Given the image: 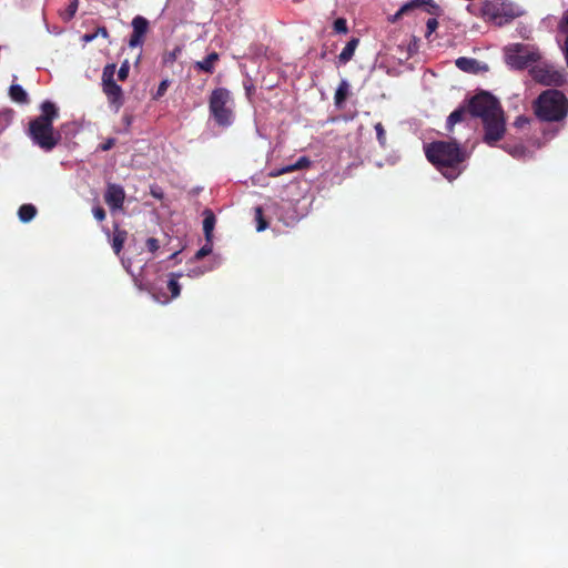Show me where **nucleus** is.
<instances>
[{
  "instance_id": "obj_1",
  "label": "nucleus",
  "mask_w": 568,
  "mask_h": 568,
  "mask_svg": "<svg viewBox=\"0 0 568 568\" xmlns=\"http://www.w3.org/2000/svg\"><path fill=\"white\" fill-rule=\"evenodd\" d=\"M469 111L473 115L483 120L485 135L484 141L494 145L505 134V119L498 101L489 93L481 92L469 102Z\"/></svg>"
},
{
  "instance_id": "obj_2",
  "label": "nucleus",
  "mask_w": 568,
  "mask_h": 568,
  "mask_svg": "<svg viewBox=\"0 0 568 568\" xmlns=\"http://www.w3.org/2000/svg\"><path fill=\"white\" fill-rule=\"evenodd\" d=\"M427 160L448 180H455L463 171L462 163L467 153L453 141H436L425 145Z\"/></svg>"
},
{
  "instance_id": "obj_3",
  "label": "nucleus",
  "mask_w": 568,
  "mask_h": 568,
  "mask_svg": "<svg viewBox=\"0 0 568 568\" xmlns=\"http://www.w3.org/2000/svg\"><path fill=\"white\" fill-rule=\"evenodd\" d=\"M42 114L30 122L29 133L33 142L45 151L52 150L60 140V133L54 132L52 122L58 118L53 103L45 101L41 105Z\"/></svg>"
},
{
  "instance_id": "obj_4",
  "label": "nucleus",
  "mask_w": 568,
  "mask_h": 568,
  "mask_svg": "<svg viewBox=\"0 0 568 568\" xmlns=\"http://www.w3.org/2000/svg\"><path fill=\"white\" fill-rule=\"evenodd\" d=\"M535 113L544 121H561L568 112L566 97L557 90H546L535 102Z\"/></svg>"
},
{
  "instance_id": "obj_5",
  "label": "nucleus",
  "mask_w": 568,
  "mask_h": 568,
  "mask_svg": "<svg viewBox=\"0 0 568 568\" xmlns=\"http://www.w3.org/2000/svg\"><path fill=\"white\" fill-rule=\"evenodd\" d=\"M234 102L231 92L224 88L213 90L210 97V111L215 122L222 126L233 123Z\"/></svg>"
},
{
  "instance_id": "obj_6",
  "label": "nucleus",
  "mask_w": 568,
  "mask_h": 568,
  "mask_svg": "<svg viewBox=\"0 0 568 568\" xmlns=\"http://www.w3.org/2000/svg\"><path fill=\"white\" fill-rule=\"evenodd\" d=\"M483 16L498 26L519 17L521 9L508 0H486L481 7Z\"/></svg>"
},
{
  "instance_id": "obj_7",
  "label": "nucleus",
  "mask_w": 568,
  "mask_h": 568,
  "mask_svg": "<svg viewBox=\"0 0 568 568\" xmlns=\"http://www.w3.org/2000/svg\"><path fill=\"white\" fill-rule=\"evenodd\" d=\"M505 62L511 69L521 70L537 63L540 55L532 47L521 43H511L504 49Z\"/></svg>"
},
{
  "instance_id": "obj_8",
  "label": "nucleus",
  "mask_w": 568,
  "mask_h": 568,
  "mask_svg": "<svg viewBox=\"0 0 568 568\" xmlns=\"http://www.w3.org/2000/svg\"><path fill=\"white\" fill-rule=\"evenodd\" d=\"M530 73L537 82L544 85H561L565 81V74L546 62L534 64Z\"/></svg>"
},
{
  "instance_id": "obj_9",
  "label": "nucleus",
  "mask_w": 568,
  "mask_h": 568,
  "mask_svg": "<svg viewBox=\"0 0 568 568\" xmlns=\"http://www.w3.org/2000/svg\"><path fill=\"white\" fill-rule=\"evenodd\" d=\"M125 193L121 185L109 184L104 194L105 203L111 211L121 210L124 203Z\"/></svg>"
},
{
  "instance_id": "obj_10",
  "label": "nucleus",
  "mask_w": 568,
  "mask_h": 568,
  "mask_svg": "<svg viewBox=\"0 0 568 568\" xmlns=\"http://www.w3.org/2000/svg\"><path fill=\"white\" fill-rule=\"evenodd\" d=\"M102 85L103 92L108 97L110 104L114 106L115 111H119V109L123 104V92L121 87L118 85L115 82H110Z\"/></svg>"
},
{
  "instance_id": "obj_11",
  "label": "nucleus",
  "mask_w": 568,
  "mask_h": 568,
  "mask_svg": "<svg viewBox=\"0 0 568 568\" xmlns=\"http://www.w3.org/2000/svg\"><path fill=\"white\" fill-rule=\"evenodd\" d=\"M358 39L356 38H353L351 39L346 45L344 47V49L342 50V52L338 54V61L339 63L342 64H346L348 61L352 60L354 53H355V50L358 45Z\"/></svg>"
},
{
  "instance_id": "obj_12",
  "label": "nucleus",
  "mask_w": 568,
  "mask_h": 568,
  "mask_svg": "<svg viewBox=\"0 0 568 568\" xmlns=\"http://www.w3.org/2000/svg\"><path fill=\"white\" fill-rule=\"evenodd\" d=\"M432 0H412L400 7V9L389 18V21L396 22L403 14H406L414 8L420 7L422 4L429 3Z\"/></svg>"
},
{
  "instance_id": "obj_13",
  "label": "nucleus",
  "mask_w": 568,
  "mask_h": 568,
  "mask_svg": "<svg viewBox=\"0 0 568 568\" xmlns=\"http://www.w3.org/2000/svg\"><path fill=\"white\" fill-rule=\"evenodd\" d=\"M215 226V216L210 210L204 211V220H203V231L205 234V240L207 242H212L213 230Z\"/></svg>"
},
{
  "instance_id": "obj_14",
  "label": "nucleus",
  "mask_w": 568,
  "mask_h": 568,
  "mask_svg": "<svg viewBox=\"0 0 568 568\" xmlns=\"http://www.w3.org/2000/svg\"><path fill=\"white\" fill-rule=\"evenodd\" d=\"M132 29L134 34L144 38L149 29V21L142 16H136L132 20Z\"/></svg>"
},
{
  "instance_id": "obj_15",
  "label": "nucleus",
  "mask_w": 568,
  "mask_h": 568,
  "mask_svg": "<svg viewBox=\"0 0 568 568\" xmlns=\"http://www.w3.org/2000/svg\"><path fill=\"white\" fill-rule=\"evenodd\" d=\"M219 55L215 52L210 53L204 60L196 62V68L205 72H212L214 63L217 61Z\"/></svg>"
},
{
  "instance_id": "obj_16",
  "label": "nucleus",
  "mask_w": 568,
  "mask_h": 568,
  "mask_svg": "<svg viewBox=\"0 0 568 568\" xmlns=\"http://www.w3.org/2000/svg\"><path fill=\"white\" fill-rule=\"evenodd\" d=\"M37 213V209L32 204H23L18 212L21 222H30Z\"/></svg>"
},
{
  "instance_id": "obj_17",
  "label": "nucleus",
  "mask_w": 568,
  "mask_h": 568,
  "mask_svg": "<svg viewBox=\"0 0 568 568\" xmlns=\"http://www.w3.org/2000/svg\"><path fill=\"white\" fill-rule=\"evenodd\" d=\"M349 91V84L346 80H342L338 88L336 89L334 99L336 105H341L347 98Z\"/></svg>"
},
{
  "instance_id": "obj_18",
  "label": "nucleus",
  "mask_w": 568,
  "mask_h": 568,
  "mask_svg": "<svg viewBox=\"0 0 568 568\" xmlns=\"http://www.w3.org/2000/svg\"><path fill=\"white\" fill-rule=\"evenodd\" d=\"M126 240V232L122 230H115L113 239H112V247L115 254H119L124 245Z\"/></svg>"
},
{
  "instance_id": "obj_19",
  "label": "nucleus",
  "mask_w": 568,
  "mask_h": 568,
  "mask_svg": "<svg viewBox=\"0 0 568 568\" xmlns=\"http://www.w3.org/2000/svg\"><path fill=\"white\" fill-rule=\"evenodd\" d=\"M456 65L458 69L463 70V71H466V72H475L476 71V65H477V61L475 59H470V58H458L456 60Z\"/></svg>"
},
{
  "instance_id": "obj_20",
  "label": "nucleus",
  "mask_w": 568,
  "mask_h": 568,
  "mask_svg": "<svg viewBox=\"0 0 568 568\" xmlns=\"http://www.w3.org/2000/svg\"><path fill=\"white\" fill-rule=\"evenodd\" d=\"M559 32L565 36V54L568 64V11L562 14V18L558 26Z\"/></svg>"
},
{
  "instance_id": "obj_21",
  "label": "nucleus",
  "mask_w": 568,
  "mask_h": 568,
  "mask_svg": "<svg viewBox=\"0 0 568 568\" xmlns=\"http://www.w3.org/2000/svg\"><path fill=\"white\" fill-rule=\"evenodd\" d=\"M10 97L13 101L16 102H26L27 101V98H28V94L27 92L23 90V88L21 85H18V84H12L10 87Z\"/></svg>"
},
{
  "instance_id": "obj_22",
  "label": "nucleus",
  "mask_w": 568,
  "mask_h": 568,
  "mask_svg": "<svg viewBox=\"0 0 568 568\" xmlns=\"http://www.w3.org/2000/svg\"><path fill=\"white\" fill-rule=\"evenodd\" d=\"M78 7H79V0H70L68 8L65 10L61 11V18L64 21H70L74 17V14L78 10Z\"/></svg>"
},
{
  "instance_id": "obj_23",
  "label": "nucleus",
  "mask_w": 568,
  "mask_h": 568,
  "mask_svg": "<svg viewBox=\"0 0 568 568\" xmlns=\"http://www.w3.org/2000/svg\"><path fill=\"white\" fill-rule=\"evenodd\" d=\"M505 150L514 158L521 159L526 156V149L521 144L506 145Z\"/></svg>"
},
{
  "instance_id": "obj_24",
  "label": "nucleus",
  "mask_w": 568,
  "mask_h": 568,
  "mask_svg": "<svg viewBox=\"0 0 568 568\" xmlns=\"http://www.w3.org/2000/svg\"><path fill=\"white\" fill-rule=\"evenodd\" d=\"M115 64H106L102 73V84L114 82Z\"/></svg>"
},
{
  "instance_id": "obj_25",
  "label": "nucleus",
  "mask_w": 568,
  "mask_h": 568,
  "mask_svg": "<svg viewBox=\"0 0 568 568\" xmlns=\"http://www.w3.org/2000/svg\"><path fill=\"white\" fill-rule=\"evenodd\" d=\"M178 275L172 274L171 278L168 282V288L171 291L172 298H175L180 295L181 286L176 280Z\"/></svg>"
},
{
  "instance_id": "obj_26",
  "label": "nucleus",
  "mask_w": 568,
  "mask_h": 568,
  "mask_svg": "<svg viewBox=\"0 0 568 568\" xmlns=\"http://www.w3.org/2000/svg\"><path fill=\"white\" fill-rule=\"evenodd\" d=\"M464 110H455L450 113V115L447 119V126L448 129H452L456 123L460 122L463 120Z\"/></svg>"
},
{
  "instance_id": "obj_27",
  "label": "nucleus",
  "mask_w": 568,
  "mask_h": 568,
  "mask_svg": "<svg viewBox=\"0 0 568 568\" xmlns=\"http://www.w3.org/2000/svg\"><path fill=\"white\" fill-rule=\"evenodd\" d=\"M311 165V160L306 156H301L294 164H291L292 172L308 168Z\"/></svg>"
},
{
  "instance_id": "obj_28",
  "label": "nucleus",
  "mask_w": 568,
  "mask_h": 568,
  "mask_svg": "<svg viewBox=\"0 0 568 568\" xmlns=\"http://www.w3.org/2000/svg\"><path fill=\"white\" fill-rule=\"evenodd\" d=\"M255 217H256V221H257L256 231L257 232L264 231L267 227V224L263 220V213H262V209L261 207H256L255 209Z\"/></svg>"
},
{
  "instance_id": "obj_29",
  "label": "nucleus",
  "mask_w": 568,
  "mask_h": 568,
  "mask_svg": "<svg viewBox=\"0 0 568 568\" xmlns=\"http://www.w3.org/2000/svg\"><path fill=\"white\" fill-rule=\"evenodd\" d=\"M375 131H376V135H377V140H378L379 144L382 146H384L386 143V135H385V130H384L382 123L375 124Z\"/></svg>"
},
{
  "instance_id": "obj_30",
  "label": "nucleus",
  "mask_w": 568,
  "mask_h": 568,
  "mask_svg": "<svg viewBox=\"0 0 568 568\" xmlns=\"http://www.w3.org/2000/svg\"><path fill=\"white\" fill-rule=\"evenodd\" d=\"M334 30L338 33H346L348 30L346 20L343 18L336 19L334 22Z\"/></svg>"
},
{
  "instance_id": "obj_31",
  "label": "nucleus",
  "mask_w": 568,
  "mask_h": 568,
  "mask_svg": "<svg viewBox=\"0 0 568 568\" xmlns=\"http://www.w3.org/2000/svg\"><path fill=\"white\" fill-rule=\"evenodd\" d=\"M129 70H130V64H129V61H128V60H125V61L121 64V67H120V69H119V71H118V78H119V80L124 81V80L128 78V75H129Z\"/></svg>"
},
{
  "instance_id": "obj_32",
  "label": "nucleus",
  "mask_w": 568,
  "mask_h": 568,
  "mask_svg": "<svg viewBox=\"0 0 568 568\" xmlns=\"http://www.w3.org/2000/svg\"><path fill=\"white\" fill-rule=\"evenodd\" d=\"M212 252V242H207L206 241V244L203 245L195 254V257L197 260L209 255L210 253Z\"/></svg>"
},
{
  "instance_id": "obj_33",
  "label": "nucleus",
  "mask_w": 568,
  "mask_h": 568,
  "mask_svg": "<svg viewBox=\"0 0 568 568\" xmlns=\"http://www.w3.org/2000/svg\"><path fill=\"white\" fill-rule=\"evenodd\" d=\"M292 172V169L290 165H285V166H282L280 169H274L272 171H270L268 175L271 178H277L280 175H283V174H286V173H290Z\"/></svg>"
},
{
  "instance_id": "obj_34",
  "label": "nucleus",
  "mask_w": 568,
  "mask_h": 568,
  "mask_svg": "<svg viewBox=\"0 0 568 568\" xmlns=\"http://www.w3.org/2000/svg\"><path fill=\"white\" fill-rule=\"evenodd\" d=\"M146 247H148L149 252L155 253L160 248V243H159V241L156 239L149 237L146 240Z\"/></svg>"
},
{
  "instance_id": "obj_35",
  "label": "nucleus",
  "mask_w": 568,
  "mask_h": 568,
  "mask_svg": "<svg viewBox=\"0 0 568 568\" xmlns=\"http://www.w3.org/2000/svg\"><path fill=\"white\" fill-rule=\"evenodd\" d=\"M143 41H144V38H142L141 36L134 34L132 32V36H131L130 41H129V45L131 48L141 47L143 44Z\"/></svg>"
},
{
  "instance_id": "obj_36",
  "label": "nucleus",
  "mask_w": 568,
  "mask_h": 568,
  "mask_svg": "<svg viewBox=\"0 0 568 568\" xmlns=\"http://www.w3.org/2000/svg\"><path fill=\"white\" fill-rule=\"evenodd\" d=\"M92 213L98 221H103L105 219L104 210L100 206L93 207Z\"/></svg>"
},
{
  "instance_id": "obj_37",
  "label": "nucleus",
  "mask_w": 568,
  "mask_h": 568,
  "mask_svg": "<svg viewBox=\"0 0 568 568\" xmlns=\"http://www.w3.org/2000/svg\"><path fill=\"white\" fill-rule=\"evenodd\" d=\"M528 123H529V119H528V118H526V116H523V115H521V116H518V118L515 120L514 125H515L516 128H524V126H526Z\"/></svg>"
},
{
  "instance_id": "obj_38",
  "label": "nucleus",
  "mask_w": 568,
  "mask_h": 568,
  "mask_svg": "<svg viewBox=\"0 0 568 568\" xmlns=\"http://www.w3.org/2000/svg\"><path fill=\"white\" fill-rule=\"evenodd\" d=\"M438 27V21L434 18L429 19L427 21V30H428V34L433 33Z\"/></svg>"
},
{
  "instance_id": "obj_39",
  "label": "nucleus",
  "mask_w": 568,
  "mask_h": 568,
  "mask_svg": "<svg viewBox=\"0 0 568 568\" xmlns=\"http://www.w3.org/2000/svg\"><path fill=\"white\" fill-rule=\"evenodd\" d=\"M168 85H169V81L168 80H163L159 88H158V92H156V95L158 97H161L165 93L166 89H168Z\"/></svg>"
},
{
  "instance_id": "obj_40",
  "label": "nucleus",
  "mask_w": 568,
  "mask_h": 568,
  "mask_svg": "<svg viewBox=\"0 0 568 568\" xmlns=\"http://www.w3.org/2000/svg\"><path fill=\"white\" fill-rule=\"evenodd\" d=\"M151 194L152 196L156 197V199H162L163 197V192L156 187V186H152L151 187Z\"/></svg>"
},
{
  "instance_id": "obj_41",
  "label": "nucleus",
  "mask_w": 568,
  "mask_h": 568,
  "mask_svg": "<svg viewBox=\"0 0 568 568\" xmlns=\"http://www.w3.org/2000/svg\"><path fill=\"white\" fill-rule=\"evenodd\" d=\"M94 39H97V34L94 33H87L82 37V41L85 43L92 42Z\"/></svg>"
},
{
  "instance_id": "obj_42",
  "label": "nucleus",
  "mask_w": 568,
  "mask_h": 568,
  "mask_svg": "<svg viewBox=\"0 0 568 568\" xmlns=\"http://www.w3.org/2000/svg\"><path fill=\"white\" fill-rule=\"evenodd\" d=\"M95 34H97V38L98 37L108 38V36H109L108 30L104 27L98 28V30L95 31Z\"/></svg>"
},
{
  "instance_id": "obj_43",
  "label": "nucleus",
  "mask_w": 568,
  "mask_h": 568,
  "mask_svg": "<svg viewBox=\"0 0 568 568\" xmlns=\"http://www.w3.org/2000/svg\"><path fill=\"white\" fill-rule=\"evenodd\" d=\"M0 120H3L6 123H8L10 120V115L8 113L0 114Z\"/></svg>"
},
{
  "instance_id": "obj_44",
  "label": "nucleus",
  "mask_w": 568,
  "mask_h": 568,
  "mask_svg": "<svg viewBox=\"0 0 568 568\" xmlns=\"http://www.w3.org/2000/svg\"><path fill=\"white\" fill-rule=\"evenodd\" d=\"M204 273V271H191L190 273V276H199V275H202Z\"/></svg>"
},
{
  "instance_id": "obj_45",
  "label": "nucleus",
  "mask_w": 568,
  "mask_h": 568,
  "mask_svg": "<svg viewBox=\"0 0 568 568\" xmlns=\"http://www.w3.org/2000/svg\"><path fill=\"white\" fill-rule=\"evenodd\" d=\"M123 265H124V267L126 268L128 272H131L130 271V262L123 261Z\"/></svg>"
},
{
  "instance_id": "obj_46",
  "label": "nucleus",
  "mask_w": 568,
  "mask_h": 568,
  "mask_svg": "<svg viewBox=\"0 0 568 568\" xmlns=\"http://www.w3.org/2000/svg\"><path fill=\"white\" fill-rule=\"evenodd\" d=\"M112 145V142H108L104 146H103V150H109Z\"/></svg>"
}]
</instances>
